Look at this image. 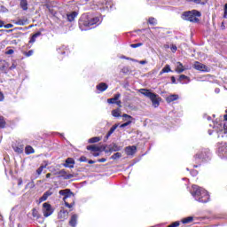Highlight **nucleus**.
<instances>
[{
	"mask_svg": "<svg viewBox=\"0 0 227 227\" xmlns=\"http://www.w3.org/2000/svg\"><path fill=\"white\" fill-rule=\"evenodd\" d=\"M78 24L81 31H89V29H93L95 26L100 24V18L99 17L91 18L86 14H83L79 19Z\"/></svg>",
	"mask_w": 227,
	"mask_h": 227,
	"instance_id": "nucleus-1",
	"label": "nucleus"
},
{
	"mask_svg": "<svg viewBox=\"0 0 227 227\" xmlns=\"http://www.w3.org/2000/svg\"><path fill=\"white\" fill-rule=\"evenodd\" d=\"M203 120H207L209 122L208 126L211 129H215V130L218 134V137H224V135L227 134L226 124L223 125V124L217 122L216 121H212V117H210L207 114H204Z\"/></svg>",
	"mask_w": 227,
	"mask_h": 227,
	"instance_id": "nucleus-2",
	"label": "nucleus"
},
{
	"mask_svg": "<svg viewBox=\"0 0 227 227\" xmlns=\"http://www.w3.org/2000/svg\"><path fill=\"white\" fill-rule=\"evenodd\" d=\"M139 93L144 95V97H147V98H150V100L153 103V106L154 107H158L160 106V97L159 95L150 91L148 89H140Z\"/></svg>",
	"mask_w": 227,
	"mask_h": 227,
	"instance_id": "nucleus-3",
	"label": "nucleus"
},
{
	"mask_svg": "<svg viewBox=\"0 0 227 227\" xmlns=\"http://www.w3.org/2000/svg\"><path fill=\"white\" fill-rule=\"evenodd\" d=\"M59 194L63 196L62 200L67 208H72V207H74V202L68 203V200H72V201H74V192H72L70 189L60 190Z\"/></svg>",
	"mask_w": 227,
	"mask_h": 227,
	"instance_id": "nucleus-4",
	"label": "nucleus"
},
{
	"mask_svg": "<svg viewBox=\"0 0 227 227\" xmlns=\"http://www.w3.org/2000/svg\"><path fill=\"white\" fill-rule=\"evenodd\" d=\"M198 17H200V12L196 10L184 12L181 15L183 20L188 22H198Z\"/></svg>",
	"mask_w": 227,
	"mask_h": 227,
	"instance_id": "nucleus-5",
	"label": "nucleus"
},
{
	"mask_svg": "<svg viewBox=\"0 0 227 227\" xmlns=\"http://www.w3.org/2000/svg\"><path fill=\"white\" fill-rule=\"evenodd\" d=\"M212 159V153H210V150L207 148H202L200 150V162H208Z\"/></svg>",
	"mask_w": 227,
	"mask_h": 227,
	"instance_id": "nucleus-6",
	"label": "nucleus"
},
{
	"mask_svg": "<svg viewBox=\"0 0 227 227\" xmlns=\"http://www.w3.org/2000/svg\"><path fill=\"white\" fill-rule=\"evenodd\" d=\"M217 153L221 159H227V143H218Z\"/></svg>",
	"mask_w": 227,
	"mask_h": 227,
	"instance_id": "nucleus-7",
	"label": "nucleus"
},
{
	"mask_svg": "<svg viewBox=\"0 0 227 227\" xmlns=\"http://www.w3.org/2000/svg\"><path fill=\"white\" fill-rule=\"evenodd\" d=\"M53 213H54V210L52 209V206H51V204L47 202L43 204V214L44 217H49L52 215Z\"/></svg>",
	"mask_w": 227,
	"mask_h": 227,
	"instance_id": "nucleus-8",
	"label": "nucleus"
},
{
	"mask_svg": "<svg viewBox=\"0 0 227 227\" xmlns=\"http://www.w3.org/2000/svg\"><path fill=\"white\" fill-rule=\"evenodd\" d=\"M200 203H207V201L210 200V195L208 194V192L207 190L200 188Z\"/></svg>",
	"mask_w": 227,
	"mask_h": 227,
	"instance_id": "nucleus-9",
	"label": "nucleus"
},
{
	"mask_svg": "<svg viewBox=\"0 0 227 227\" xmlns=\"http://www.w3.org/2000/svg\"><path fill=\"white\" fill-rule=\"evenodd\" d=\"M190 192L192 198H194L195 201H200V187L198 185L193 184Z\"/></svg>",
	"mask_w": 227,
	"mask_h": 227,
	"instance_id": "nucleus-10",
	"label": "nucleus"
},
{
	"mask_svg": "<svg viewBox=\"0 0 227 227\" xmlns=\"http://www.w3.org/2000/svg\"><path fill=\"white\" fill-rule=\"evenodd\" d=\"M189 66H184L182 62H176V74H182L183 72H185V70H189Z\"/></svg>",
	"mask_w": 227,
	"mask_h": 227,
	"instance_id": "nucleus-11",
	"label": "nucleus"
},
{
	"mask_svg": "<svg viewBox=\"0 0 227 227\" xmlns=\"http://www.w3.org/2000/svg\"><path fill=\"white\" fill-rule=\"evenodd\" d=\"M122 118H125V120H128L126 122L120 125V129H125V127H129L130 123H132L131 120H134V118L127 114H122Z\"/></svg>",
	"mask_w": 227,
	"mask_h": 227,
	"instance_id": "nucleus-12",
	"label": "nucleus"
},
{
	"mask_svg": "<svg viewBox=\"0 0 227 227\" xmlns=\"http://www.w3.org/2000/svg\"><path fill=\"white\" fill-rule=\"evenodd\" d=\"M12 150L18 154L24 153V145H12Z\"/></svg>",
	"mask_w": 227,
	"mask_h": 227,
	"instance_id": "nucleus-13",
	"label": "nucleus"
},
{
	"mask_svg": "<svg viewBox=\"0 0 227 227\" xmlns=\"http://www.w3.org/2000/svg\"><path fill=\"white\" fill-rule=\"evenodd\" d=\"M136 152H137V147H136V145L127 146L125 148V153L128 155H134V153H136Z\"/></svg>",
	"mask_w": 227,
	"mask_h": 227,
	"instance_id": "nucleus-14",
	"label": "nucleus"
},
{
	"mask_svg": "<svg viewBox=\"0 0 227 227\" xmlns=\"http://www.w3.org/2000/svg\"><path fill=\"white\" fill-rule=\"evenodd\" d=\"M77 15H79V13H77V12H72L70 13H67V19L68 22H74L75 20V19H77Z\"/></svg>",
	"mask_w": 227,
	"mask_h": 227,
	"instance_id": "nucleus-15",
	"label": "nucleus"
},
{
	"mask_svg": "<svg viewBox=\"0 0 227 227\" xmlns=\"http://www.w3.org/2000/svg\"><path fill=\"white\" fill-rule=\"evenodd\" d=\"M96 88H97V90H98V91L100 93H103V91H106V90H107V88H109V86L106 82H100L99 84H98L96 86Z\"/></svg>",
	"mask_w": 227,
	"mask_h": 227,
	"instance_id": "nucleus-16",
	"label": "nucleus"
},
{
	"mask_svg": "<svg viewBox=\"0 0 227 227\" xmlns=\"http://www.w3.org/2000/svg\"><path fill=\"white\" fill-rule=\"evenodd\" d=\"M178 81L181 84H189V82H191V80L185 74H181Z\"/></svg>",
	"mask_w": 227,
	"mask_h": 227,
	"instance_id": "nucleus-17",
	"label": "nucleus"
},
{
	"mask_svg": "<svg viewBox=\"0 0 227 227\" xmlns=\"http://www.w3.org/2000/svg\"><path fill=\"white\" fill-rule=\"evenodd\" d=\"M67 218H68V211L65 209H61L59 212V219L65 221V219H67Z\"/></svg>",
	"mask_w": 227,
	"mask_h": 227,
	"instance_id": "nucleus-18",
	"label": "nucleus"
},
{
	"mask_svg": "<svg viewBox=\"0 0 227 227\" xmlns=\"http://www.w3.org/2000/svg\"><path fill=\"white\" fill-rule=\"evenodd\" d=\"M49 196H52V192L51 190L45 192L43 196L39 199V201L42 203L43 201H47Z\"/></svg>",
	"mask_w": 227,
	"mask_h": 227,
	"instance_id": "nucleus-19",
	"label": "nucleus"
},
{
	"mask_svg": "<svg viewBox=\"0 0 227 227\" xmlns=\"http://www.w3.org/2000/svg\"><path fill=\"white\" fill-rule=\"evenodd\" d=\"M121 97V94L116 93V94H114V98H108L107 102H108V104H116V101L120 100Z\"/></svg>",
	"mask_w": 227,
	"mask_h": 227,
	"instance_id": "nucleus-20",
	"label": "nucleus"
},
{
	"mask_svg": "<svg viewBox=\"0 0 227 227\" xmlns=\"http://www.w3.org/2000/svg\"><path fill=\"white\" fill-rule=\"evenodd\" d=\"M77 219H79V216L77 215H73L71 216V219L69 221V224L72 226V227H75L77 226Z\"/></svg>",
	"mask_w": 227,
	"mask_h": 227,
	"instance_id": "nucleus-21",
	"label": "nucleus"
},
{
	"mask_svg": "<svg viewBox=\"0 0 227 227\" xmlns=\"http://www.w3.org/2000/svg\"><path fill=\"white\" fill-rule=\"evenodd\" d=\"M179 97L177 94H171L169 96L167 97L166 101L168 104H171V102H175V100H178Z\"/></svg>",
	"mask_w": 227,
	"mask_h": 227,
	"instance_id": "nucleus-22",
	"label": "nucleus"
},
{
	"mask_svg": "<svg viewBox=\"0 0 227 227\" xmlns=\"http://www.w3.org/2000/svg\"><path fill=\"white\" fill-rule=\"evenodd\" d=\"M74 164H75V161L72 158H67L66 160V163L64 164L65 168H74Z\"/></svg>",
	"mask_w": 227,
	"mask_h": 227,
	"instance_id": "nucleus-23",
	"label": "nucleus"
},
{
	"mask_svg": "<svg viewBox=\"0 0 227 227\" xmlns=\"http://www.w3.org/2000/svg\"><path fill=\"white\" fill-rule=\"evenodd\" d=\"M38 36H42V32H36L34 34L29 40V43H35Z\"/></svg>",
	"mask_w": 227,
	"mask_h": 227,
	"instance_id": "nucleus-24",
	"label": "nucleus"
},
{
	"mask_svg": "<svg viewBox=\"0 0 227 227\" xmlns=\"http://www.w3.org/2000/svg\"><path fill=\"white\" fill-rule=\"evenodd\" d=\"M116 129H118V124H114L110 130L108 131V133L106 136V139H109V137H111V135H113L114 133V130H116Z\"/></svg>",
	"mask_w": 227,
	"mask_h": 227,
	"instance_id": "nucleus-25",
	"label": "nucleus"
},
{
	"mask_svg": "<svg viewBox=\"0 0 227 227\" xmlns=\"http://www.w3.org/2000/svg\"><path fill=\"white\" fill-rule=\"evenodd\" d=\"M109 150H110V152H120L121 150V146L114 143V144L111 145Z\"/></svg>",
	"mask_w": 227,
	"mask_h": 227,
	"instance_id": "nucleus-26",
	"label": "nucleus"
},
{
	"mask_svg": "<svg viewBox=\"0 0 227 227\" xmlns=\"http://www.w3.org/2000/svg\"><path fill=\"white\" fill-rule=\"evenodd\" d=\"M20 6L24 12H27V0H20Z\"/></svg>",
	"mask_w": 227,
	"mask_h": 227,
	"instance_id": "nucleus-27",
	"label": "nucleus"
},
{
	"mask_svg": "<svg viewBox=\"0 0 227 227\" xmlns=\"http://www.w3.org/2000/svg\"><path fill=\"white\" fill-rule=\"evenodd\" d=\"M194 221V217H192V216H188V217H186V218H183L182 220H181V223H183V224H189V223H192Z\"/></svg>",
	"mask_w": 227,
	"mask_h": 227,
	"instance_id": "nucleus-28",
	"label": "nucleus"
},
{
	"mask_svg": "<svg viewBox=\"0 0 227 227\" xmlns=\"http://www.w3.org/2000/svg\"><path fill=\"white\" fill-rule=\"evenodd\" d=\"M35 153V149L33 148V146L31 145H27L25 147V153L27 155H31V153Z\"/></svg>",
	"mask_w": 227,
	"mask_h": 227,
	"instance_id": "nucleus-29",
	"label": "nucleus"
},
{
	"mask_svg": "<svg viewBox=\"0 0 227 227\" xmlns=\"http://www.w3.org/2000/svg\"><path fill=\"white\" fill-rule=\"evenodd\" d=\"M87 150H90V152H100V147L97 145H89L87 146Z\"/></svg>",
	"mask_w": 227,
	"mask_h": 227,
	"instance_id": "nucleus-30",
	"label": "nucleus"
},
{
	"mask_svg": "<svg viewBox=\"0 0 227 227\" xmlns=\"http://www.w3.org/2000/svg\"><path fill=\"white\" fill-rule=\"evenodd\" d=\"M100 137H94L89 139V143L93 144V143H98V141H101Z\"/></svg>",
	"mask_w": 227,
	"mask_h": 227,
	"instance_id": "nucleus-31",
	"label": "nucleus"
},
{
	"mask_svg": "<svg viewBox=\"0 0 227 227\" xmlns=\"http://www.w3.org/2000/svg\"><path fill=\"white\" fill-rule=\"evenodd\" d=\"M17 65H19V60H12L9 70H15V68H17Z\"/></svg>",
	"mask_w": 227,
	"mask_h": 227,
	"instance_id": "nucleus-32",
	"label": "nucleus"
},
{
	"mask_svg": "<svg viewBox=\"0 0 227 227\" xmlns=\"http://www.w3.org/2000/svg\"><path fill=\"white\" fill-rule=\"evenodd\" d=\"M148 22L151 26H157V19L153 17L149 18Z\"/></svg>",
	"mask_w": 227,
	"mask_h": 227,
	"instance_id": "nucleus-33",
	"label": "nucleus"
},
{
	"mask_svg": "<svg viewBox=\"0 0 227 227\" xmlns=\"http://www.w3.org/2000/svg\"><path fill=\"white\" fill-rule=\"evenodd\" d=\"M121 157V153H115L110 157V159H112L113 160H116V159H120Z\"/></svg>",
	"mask_w": 227,
	"mask_h": 227,
	"instance_id": "nucleus-34",
	"label": "nucleus"
},
{
	"mask_svg": "<svg viewBox=\"0 0 227 227\" xmlns=\"http://www.w3.org/2000/svg\"><path fill=\"white\" fill-rule=\"evenodd\" d=\"M209 70L210 69L207 66L203 64L200 65V72H208Z\"/></svg>",
	"mask_w": 227,
	"mask_h": 227,
	"instance_id": "nucleus-35",
	"label": "nucleus"
},
{
	"mask_svg": "<svg viewBox=\"0 0 227 227\" xmlns=\"http://www.w3.org/2000/svg\"><path fill=\"white\" fill-rule=\"evenodd\" d=\"M112 116H114V118H120V110L119 109H115L112 111Z\"/></svg>",
	"mask_w": 227,
	"mask_h": 227,
	"instance_id": "nucleus-36",
	"label": "nucleus"
},
{
	"mask_svg": "<svg viewBox=\"0 0 227 227\" xmlns=\"http://www.w3.org/2000/svg\"><path fill=\"white\" fill-rule=\"evenodd\" d=\"M6 121H4V117L0 116V129H4Z\"/></svg>",
	"mask_w": 227,
	"mask_h": 227,
	"instance_id": "nucleus-37",
	"label": "nucleus"
},
{
	"mask_svg": "<svg viewBox=\"0 0 227 227\" xmlns=\"http://www.w3.org/2000/svg\"><path fill=\"white\" fill-rule=\"evenodd\" d=\"M162 72H164L165 74H168V72H171V67H169V65H166V66L162 68Z\"/></svg>",
	"mask_w": 227,
	"mask_h": 227,
	"instance_id": "nucleus-38",
	"label": "nucleus"
},
{
	"mask_svg": "<svg viewBox=\"0 0 227 227\" xmlns=\"http://www.w3.org/2000/svg\"><path fill=\"white\" fill-rule=\"evenodd\" d=\"M32 215H33V217H35L36 219H38V217H40V215L38 214V210H36V209L32 210Z\"/></svg>",
	"mask_w": 227,
	"mask_h": 227,
	"instance_id": "nucleus-39",
	"label": "nucleus"
},
{
	"mask_svg": "<svg viewBox=\"0 0 227 227\" xmlns=\"http://www.w3.org/2000/svg\"><path fill=\"white\" fill-rule=\"evenodd\" d=\"M130 47L132 49H137V47H143V43H137L130 44Z\"/></svg>",
	"mask_w": 227,
	"mask_h": 227,
	"instance_id": "nucleus-40",
	"label": "nucleus"
},
{
	"mask_svg": "<svg viewBox=\"0 0 227 227\" xmlns=\"http://www.w3.org/2000/svg\"><path fill=\"white\" fill-rule=\"evenodd\" d=\"M44 166H41L37 168L36 173L37 175H42V172L43 171Z\"/></svg>",
	"mask_w": 227,
	"mask_h": 227,
	"instance_id": "nucleus-41",
	"label": "nucleus"
},
{
	"mask_svg": "<svg viewBox=\"0 0 227 227\" xmlns=\"http://www.w3.org/2000/svg\"><path fill=\"white\" fill-rule=\"evenodd\" d=\"M16 24L18 26H24L26 24V21H24V20H19Z\"/></svg>",
	"mask_w": 227,
	"mask_h": 227,
	"instance_id": "nucleus-42",
	"label": "nucleus"
},
{
	"mask_svg": "<svg viewBox=\"0 0 227 227\" xmlns=\"http://www.w3.org/2000/svg\"><path fill=\"white\" fill-rule=\"evenodd\" d=\"M33 53H34L33 50H30V51L25 52V56L27 58H29Z\"/></svg>",
	"mask_w": 227,
	"mask_h": 227,
	"instance_id": "nucleus-43",
	"label": "nucleus"
},
{
	"mask_svg": "<svg viewBox=\"0 0 227 227\" xmlns=\"http://www.w3.org/2000/svg\"><path fill=\"white\" fill-rule=\"evenodd\" d=\"M0 12H2V13H6V12H8V9H6V7L1 5L0 6Z\"/></svg>",
	"mask_w": 227,
	"mask_h": 227,
	"instance_id": "nucleus-44",
	"label": "nucleus"
},
{
	"mask_svg": "<svg viewBox=\"0 0 227 227\" xmlns=\"http://www.w3.org/2000/svg\"><path fill=\"white\" fill-rule=\"evenodd\" d=\"M64 178H65V180H70V178H74V175H72V174L66 175V176H64Z\"/></svg>",
	"mask_w": 227,
	"mask_h": 227,
	"instance_id": "nucleus-45",
	"label": "nucleus"
},
{
	"mask_svg": "<svg viewBox=\"0 0 227 227\" xmlns=\"http://www.w3.org/2000/svg\"><path fill=\"white\" fill-rule=\"evenodd\" d=\"M223 19H227V3L224 5V14H223Z\"/></svg>",
	"mask_w": 227,
	"mask_h": 227,
	"instance_id": "nucleus-46",
	"label": "nucleus"
},
{
	"mask_svg": "<svg viewBox=\"0 0 227 227\" xmlns=\"http://www.w3.org/2000/svg\"><path fill=\"white\" fill-rule=\"evenodd\" d=\"M191 175H192V176H198V170L192 169V170L191 171Z\"/></svg>",
	"mask_w": 227,
	"mask_h": 227,
	"instance_id": "nucleus-47",
	"label": "nucleus"
},
{
	"mask_svg": "<svg viewBox=\"0 0 227 227\" xmlns=\"http://www.w3.org/2000/svg\"><path fill=\"white\" fill-rule=\"evenodd\" d=\"M170 50L172 51V52H176V50H177L176 45L172 44L170 47Z\"/></svg>",
	"mask_w": 227,
	"mask_h": 227,
	"instance_id": "nucleus-48",
	"label": "nucleus"
},
{
	"mask_svg": "<svg viewBox=\"0 0 227 227\" xmlns=\"http://www.w3.org/2000/svg\"><path fill=\"white\" fill-rule=\"evenodd\" d=\"M59 175H61L62 176H65V175H67V170L66 169H62L59 172Z\"/></svg>",
	"mask_w": 227,
	"mask_h": 227,
	"instance_id": "nucleus-49",
	"label": "nucleus"
},
{
	"mask_svg": "<svg viewBox=\"0 0 227 227\" xmlns=\"http://www.w3.org/2000/svg\"><path fill=\"white\" fill-rule=\"evenodd\" d=\"M5 66H4V61L0 62V70H4Z\"/></svg>",
	"mask_w": 227,
	"mask_h": 227,
	"instance_id": "nucleus-50",
	"label": "nucleus"
},
{
	"mask_svg": "<svg viewBox=\"0 0 227 227\" xmlns=\"http://www.w3.org/2000/svg\"><path fill=\"white\" fill-rule=\"evenodd\" d=\"M126 59L128 61H133L134 63H137V60L136 59H132V58H129V57H126Z\"/></svg>",
	"mask_w": 227,
	"mask_h": 227,
	"instance_id": "nucleus-51",
	"label": "nucleus"
},
{
	"mask_svg": "<svg viewBox=\"0 0 227 227\" xmlns=\"http://www.w3.org/2000/svg\"><path fill=\"white\" fill-rule=\"evenodd\" d=\"M115 105L118 106V107H121V100L117 99V100L115 101Z\"/></svg>",
	"mask_w": 227,
	"mask_h": 227,
	"instance_id": "nucleus-52",
	"label": "nucleus"
},
{
	"mask_svg": "<svg viewBox=\"0 0 227 227\" xmlns=\"http://www.w3.org/2000/svg\"><path fill=\"white\" fill-rule=\"evenodd\" d=\"M194 69H195V70H200V62H195V64H194Z\"/></svg>",
	"mask_w": 227,
	"mask_h": 227,
	"instance_id": "nucleus-53",
	"label": "nucleus"
},
{
	"mask_svg": "<svg viewBox=\"0 0 227 227\" xmlns=\"http://www.w3.org/2000/svg\"><path fill=\"white\" fill-rule=\"evenodd\" d=\"M13 52H14V51L12 50V49H10V50H8V51H5V54L11 55V54H13Z\"/></svg>",
	"mask_w": 227,
	"mask_h": 227,
	"instance_id": "nucleus-54",
	"label": "nucleus"
},
{
	"mask_svg": "<svg viewBox=\"0 0 227 227\" xmlns=\"http://www.w3.org/2000/svg\"><path fill=\"white\" fill-rule=\"evenodd\" d=\"M188 3H196V4H200V0H186Z\"/></svg>",
	"mask_w": 227,
	"mask_h": 227,
	"instance_id": "nucleus-55",
	"label": "nucleus"
},
{
	"mask_svg": "<svg viewBox=\"0 0 227 227\" xmlns=\"http://www.w3.org/2000/svg\"><path fill=\"white\" fill-rule=\"evenodd\" d=\"M3 100H4V95L0 91V102H3Z\"/></svg>",
	"mask_w": 227,
	"mask_h": 227,
	"instance_id": "nucleus-56",
	"label": "nucleus"
},
{
	"mask_svg": "<svg viewBox=\"0 0 227 227\" xmlns=\"http://www.w3.org/2000/svg\"><path fill=\"white\" fill-rule=\"evenodd\" d=\"M4 27L6 28V29H10V28H12V27H13V25H12V24H6L5 26H4Z\"/></svg>",
	"mask_w": 227,
	"mask_h": 227,
	"instance_id": "nucleus-57",
	"label": "nucleus"
},
{
	"mask_svg": "<svg viewBox=\"0 0 227 227\" xmlns=\"http://www.w3.org/2000/svg\"><path fill=\"white\" fill-rule=\"evenodd\" d=\"M171 82L172 84H176V79L175 78V76H171Z\"/></svg>",
	"mask_w": 227,
	"mask_h": 227,
	"instance_id": "nucleus-58",
	"label": "nucleus"
},
{
	"mask_svg": "<svg viewBox=\"0 0 227 227\" xmlns=\"http://www.w3.org/2000/svg\"><path fill=\"white\" fill-rule=\"evenodd\" d=\"M107 159L106 158H101L98 160V162H106Z\"/></svg>",
	"mask_w": 227,
	"mask_h": 227,
	"instance_id": "nucleus-59",
	"label": "nucleus"
},
{
	"mask_svg": "<svg viewBox=\"0 0 227 227\" xmlns=\"http://www.w3.org/2000/svg\"><path fill=\"white\" fill-rule=\"evenodd\" d=\"M80 160H81V162H86V157L82 156V157L80 158Z\"/></svg>",
	"mask_w": 227,
	"mask_h": 227,
	"instance_id": "nucleus-60",
	"label": "nucleus"
},
{
	"mask_svg": "<svg viewBox=\"0 0 227 227\" xmlns=\"http://www.w3.org/2000/svg\"><path fill=\"white\" fill-rule=\"evenodd\" d=\"M200 4H207V0H200Z\"/></svg>",
	"mask_w": 227,
	"mask_h": 227,
	"instance_id": "nucleus-61",
	"label": "nucleus"
},
{
	"mask_svg": "<svg viewBox=\"0 0 227 227\" xmlns=\"http://www.w3.org/2000/svg\"><path fill=\"white\" fill-rule=\"evenodd\" d=\"M146 63H147L146 60H140L139 61L140 65H146Z\"/></svg>",
	"mask_w": 227,
	"mask_h": 227,
	"instance_id": "nucleus-62",
	"label": "nucleus"
},
{
	"mask_svg": "<svg viewBox=\"0 0 227 227\" xmlns=\"http://www.w3.org/2000/svg\"><path fill=\"white\" fill-rule=\"evenodd\" d=\"M57 51H58L59 54V52H60L61 54H65V51H61V48H59Z\"/></svg>",
	"mask_w": 227,
	"mask_h": 227,
	"instance_id": "nucleus-63",
	"label": "nucleus"
},
{
	"mask_svg": "<svg viewBox=\"0 0 227 227\" xmlns=\"http://www.w3.org/2000/svg\"><path fill=\"white\" fill-rule=\"evenodd\" d=\"M223 120L227 121V114L223 115Z\"/></svg>",
	"mask_w": 227,
	"mask_h": 227,
	"instance_id": "nucleus-64",
	"label": "nucleus"
}]
</instances>
